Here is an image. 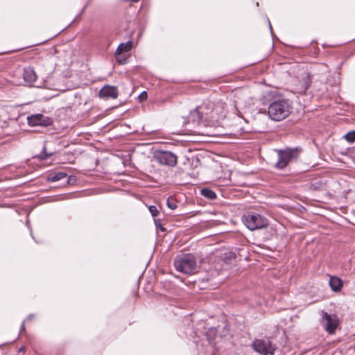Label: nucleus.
<instances>
[{"mask_svg":"<svg viewBox=\"0 0 355 355\" xmlns=\"http://www.w3.org/2000/svg\"><path fill=\"white\" fill-rule=\"evenodd\" d=\"M291 109V107L287 100L279 98L268 105V114L272 120L279 121L290 114Z\"/></svg>","mask_w":355,"mask_h":355,"instance_id":"1","label":"nucleus"},{"mask_svg":"<svg viewBox=\"0 0 355 355\" xmlns=\"http://www.w3.org/2000/svg\"><path fill=\"white\" fill-rule=\"evenodd\" d=\"M241 221L250 231L264 229L269 224L266 217L254 211L245 212L241 217Z\"/></svg>","mask_w":355,"mask_h":355,"instance_id":"2","label":"nucleus"},{"mask_svg":"<svg viewBox=\"0 0 355 355\" xmlns=\"http://www.w3.org/2000/svg\"><path fill=\"white\" fill-rule=\"evenodd\" d=\"M173 265L176 270L186 275H193L198 271L196 259L191 254H186L177 257L174 261Z\"/></svg>","mask_w":355,"mask_h":355,"instance_id":"3","label":"nucleus"},{"mask_svg":"<svg viewBox=\"0 0 355 355\" xmlns=\"http://www.w3.org/2000/svg\"><path fill=\"white\" fill-rule=\"evenodd\" d=\"M275 151L277 153L278 159L275 164V167L281 170L297 159L302 153V148L300 147L286 148L284 149H277Z\"/></svg>","mask_w":355,"mask_h":355,"instance_id":"4","label":"nucleus"},{"mask_svg":"<svg viewBox=\"0 0 355 355\" xmlns=\"http://www.w3.org/2000/svg\"><path fill=\"white\" fill-rule=\"evenodd\" d=\"M213 102L207 101L200 106L196 107L190 112L189 118L194 123H199L201 121L211 122V110Z\"/></svg>","mask_w":355,"mask_h":355,"instance_id":"5","label":"nucleus"},{"mask_svg":"<svg viewBox=\"0 0 355 355\" xmlns=\"http://www.w3.org/2000/svg\"><path fill=\"white\" fill-rule=\"evenodd\" d=\"M252 348L261 355H273L276 346L270 338H257L253 341Z\"/></svg>","mask_w":355,"mask_h":355,"instance_id":"6","label":"nucleus"},{"mask_svg":"<svg viewBox=\"0 0 355 355\" xmlns=\"http://www.w3.org/2000/svg\"><path fill=\"white\" fill-rule=\"evenodd\" d=\"M154 157L162 165L174 166L177 164V156L170 151H157Z\"/></svg>","mask_w":355,"mask_h":355,"instance_id":"7","label":"nucleus"},{"mask_svg":"<svg viewBox=\"0 0 355 355\" xmlns=\"http://www.w3.org/2000/svg\"><path fill=\"white\" fill-rule=\"evenodd\" d=\"M211 123H218L220 120L223 119L226 116V110L225 103L223 102H213V107L211 110Z\"/></svg>","mask_w":355,"mask_h":355,"instance_id":"8","label":"nucleus"},{"mask_svg":"<svg viewBox=\"0 0 355 355\" xmlns=\"http://www.w3.org/2000/svg\"><path fill=\"white\" fill-rule=\"evenodd\" d=\"M27 120L28 125L31 126H48L52 123V120L51 118L42 114H33L30 116H28Z\"/></svg>","mask_w":355,"mask_h":355,"instance_id":"9","label":"nucleus"},{"mask_svg":"<svg viewBox=\"0 0 355 355\" xmlns=\"http://www.w3.org/2000/svg\"><path fill=\"white\" fill-rule=\"evenodd\" d=\"M321 315L322 320L326 322L325 330L329 334H334L338 325L336 317L335 315L332 316L324 311H322Z\"/></svg>","mask_w":355,"mask_h":355,"instance_id":"10","label":"nucleus"},{"mask_svg":"<svg viewBox=\"0 0 355 355\" xmlns=\"http://www.w3.org/2000/svg\"><path fill=\"white\" fill-rule=\"evenodd\" d=\"M98 96L102 98H116L118 96L117 87L114 86L105 85L100 89Z\"/></svg>","mask_w":355,"mask_h":355,"instance_id":"11","label":"nucleus"},{"mask_svg":"<svg viewBox=\"0 0 355 355\" xmlns=\"http://www.w3.org/2000/svg\"><path fill=\"white\" fill-rule=\"evenodd\" d=\"M24 82L29 86H32L37 80V75L31 67L25 68L23 73Z\"/></svg>","mask_w":355,"mask_h":355,"instance_id":"12","label":"nucleus"},{"mask_svg":"<svg viewBox=\"0 0 355 355\" xmlns=\"http://www.w3.org/2000/svg\"><path fill=\"white\" fill-rule=\"evenodd\" d=\"M329 286L334 292H339L343 287V282L336 276H331L329 282Z\"/></svg>","mask_w":355,"mask_h":355,"instance_id":"13","label":"nucleus"},{"mask_svg":"<svg viewBox=\"0 0 355 355\" xmlns=\"http://www.w3.org/2000/svg\"><path fill=\"white\" fill-rule=\"evenodd\" d=\"M132 47V42L131 41H128L126 43H121L116 49V53L120 55L123 53L128 52L131 50Z\"/></svg>","mask_w":355,"mask_h":355,"instance_id":"14","label":"nucleus"},{"mask_svg":"<svg viewBox=\"0 0 355 355\" xmlns=\"http://www.w3.org/2000/svg\"><path fill=\"white\" fill-rule=\"evenodd\" d=\"M67 174L64 172H57L48 175L47 180L49 182H57L60 180L66 178Z\"/></svg>","mask_w":355,"mask_h":355,"instance_id":"15","label":"nucleus"},{"mask_svg":"<svg viewBox=\"0 0 355 355\" xmlns=\"http://www.w3.org/2000/svg\"><path fill=\"white\" fill-rule=\"evenodd\" d=\"M200 193L202 196L207 198L209 200H214L216 198V193L208 188H203L200 190Z\"/></svg>","mask_w":355,"mask_h":355,"instance_id":"16","label":"nucleus"},{"mask_svg":"<svg viewBox=\"0 0 355 355\" xmlns=\"http://www.w3.org/2000/svg\"><path fill=\"white\" fill-rule=\"evenodd\" d=\"M52 155H53V153H47L46 152V146H44V147L42 148V152L40 155H36L35 157L38 158L40 160H44L46 158L51 157Z\"/></svg>","mask_w":355,"mask_h":355,"instance_id":"17","label":"nucleus"},{"mask_svg":"<svg viewBox=\"0 0 355 355\" xmlns=\"http://www.w3.org/2000/svg\"><path fill=\"white\" fill-rule=\"evenodd\" d=\"M166 204L168 208L174 210L177 208V202L173 197H168L166 200Z\"/></svg>","mask_w":355,"mask_h":355,"instance_id":"18","label":"nucleus"},{"mask_svg":"<svg viewBox=\"0 0 355 355\" xmlns=\"http://www.w3.org/2000/svg\"><path fill=\"white\" fill-rule=\"evenodd\" d=\"M344 137L349 142L355 141V131L349 132L345 135Z\"/></svg>","mask_w":355,"mask_h":355,"instance_id":"19","label":"nucleus"},{"mask_svg":"<svg viewBox=\"0 0 355 355\" xmlns=\"http://www.w3.org/2000/svg\"><path fill=\"white\" fill-rule=\"evenodd\" d=\"M148 210L153 216H156L159 213L157 207L154 205L150 206Z\"/></svg>","mask_w":355,"mask_h":355,"instance_id":"20","label":"nucleus"},{"mask_svg":"<svg viewBox=\"0 0 355 355\" xmlns=\"http://www.w3.org/2000/svg\"><path fill=\"white\" fill-rule=\"evenodd\" d=\"M139 98L140 99V101H145L148 98V94L146 92H143L142 93L140 94V95L139 96Z\"/></svg>","mask_w":355,"mask_h":355,"instance_id":"21","label":"nucleus"},{"mask_svg":"<svg viewBox=\"0 0 355 355\" xmlns=\"http://www.w3.org/2000/svg\"><path fill=\"white\" fill-rule=\"evenodd\" d=\"M21 329H24V324H22Z\"/></svg>","mask_w":355,"mask_h":355,"instance_id":"22","label":"nucleus"},{"mask_svg":"<svg viewBox=\"0 0 355 355\" xmlns=\"http://www.w3.org/2000/svg\"><path fill=\"white\" fill-rule=\"evenodd\" d=\"M160 229H161L162 231H164L165 230V229L163 228V227H161Z\"/></svg>","mask_w":355,"mask_h":355,"instance_id":"23","label":"nucleus"},{"mask_svg":"<svg viewBox=\"0 0 355 355\" xmlns=\"http://www.w3.org/2000/svg\"><path fill=\"white\" fill-rule=\"evenodd\" d=\"M270 30L272 31V26L270 24Z\"/></svg>","mask_w":355,"mask_h":355,"instance_id":"24","label":"nucleus"},{"mask_svg":"<svg viewBox=\"0 0 355 355\" xmlns=\"http://www.w3.org/2000/svg\"><path fill=\"white\" fill-rule=\"evenodd\" d=\"M121 64H124L125 62L119 61Z\"/></svg>","mask_w":355,"mask_h":355,"instance_id":"25","label":"nucleus"}]
</instances>
